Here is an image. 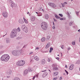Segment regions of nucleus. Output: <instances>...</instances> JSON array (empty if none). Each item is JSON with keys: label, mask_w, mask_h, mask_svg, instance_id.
<instances>
[{"label": "nucleus", "mask_w": 80, "mask_h": 80, "mask_svg": "<svg viewBox=\"0 0 80 80\" xmlns=\"http://www.w3.org/2000/svg\"><path fill=\"white\" fill-rule=\"evenodd\" d=\"M23 20H24L25 23H28V21H27V20H26V19H25V18L24 17H23Z\"/></svg>", "instance_id": "obj_29"}, {"label": "nucleus", "mask_w": 80, "mask_h": 80, "mask_svg": "<svg viewBox=\"0 0 80 80\" xmlns=\"http://www.w3.org/2000/svg\"><path fill=\"white\" fill-rule=\"evenodd\" d=\"M50 50L52 51L53 50V48H50Z\"/></svg>", "instance_id": "obj_51"}, {"label": "nucleus", "mask_w": 80, "mask_h": 80, "mask_svg": "<svg viewBox=\"0 0 80 80\" xmlns=\"http://www.w3.org/2000/svg\"><path fill=\"white\" fill-rule=\"evenodd\" d=\"M57 79V78H53V80H56Z\"/></svg>", "instance_id": "obj_43"}, {"label": "nucleus", "mask_w": 80, "mask_h": 80, "mask_svg": "<svg viewBox=\"0 0 80 80\" xmlns=\"http://www.w3.org/2000/svg\"><path fill=\"white\" fill-rule=\"evenodd\" d=\"M32 53H33V52H31L29 53V55H31V54H32Z\"/></svg>", "instance_id": "obj_52"}, {"label": "nucleus", "mask_w": 80, "mask_h": 80, "mask_svg": "<svg viewBox=\"0 0 80 80\" xmlns=\"http://www.w3.org/2000/svg\"><path fill=\"white\" fill-rule=\"evenodd\" d=\"M28 70L30 72H32V68H29L28 69Z\"/></svg>", "instance_id": "obj_38"}, {"label": "nucleus", "mask_w": 80, "mask_h": 80, "mask_svg": "<svg viewBox=\"0 0 80 80\" xmlns=\"http://www.w3.org/2000/svg\"><path fill=\"white\" fill-rule=\"evenodd\" d=\"M35 77H36V76H34L33 77V78H32V80H34L35 79Z\"/></svg>", "instance_id": "obj_49"}, {"label": "nucleus", "mask_w": 80, "mask_h": 80, "mask_svg": "<svg viewBox=\"0 0 80 80\" xmlns=\"http://www.w3.org/2000/svg\"><path fill=\"white\" fill-rule=\"evenodd\" d=\"M58 72H54V76H56L58 75Z\"/></svg>", "instance_id": "obj_25"}, {"label": "nucleus", "mask_w": 80, "mask_h": 80, "mask_svg": "<svg viewBox=\"0 0 80 80\" xmlns=\"http://www.w3.org/2000/svg\"><path fill=\"white\" fill-rule=\"evenodd\" d=\"M17 48H20V46H18L17 47Z\"/></svg>", "instance_id": "obj_57"}, {"label": "nucleus", "mask_w": 80, "mask_h": 80, "mask_svg": "<svg viewBox=\"0 0 80 80\" xmlns=\"http://www.w3.org/2000/svg\"><path fill=\"white\" fill-rule=\"evenodd\" d=\"M6 42L7 43H9L10 42V40L9 38H6Z\"/></svg>", "instance_id": "obj_9"}, {"label": "nucleus", "mask_w": 80, "mask_h": 80, "mask_svg": "<svg viewBox=\"0 0 80 80\" xmlns=\"http://www.w3.org/2000/svg\"><path fill=\"white\" fill-rule=\"evenodd\" d=\"M47 74H48V72H45L42 75V77L43 78L44 77H45L47 75Z\"/></svg>", "instance_id": "obj_12"}, {"label": "nucleus", "mask_w": 80, "mask_h": 80, "mask_svg": "<svg viewBox=\"0 0 80 80\" xmlns=\"http://www.w3.org/2000/svg\"><path fill=\"white\" fill-rule=\"evenodd\" d=\"M54 22H57V20H56L55 19H54Z\"/></svg>", "instance_id": "obj_58"}, {"label": "nucleus", "mask_w": 80, "mask_h": 80, "mask_svg": "<svg viewBox=\"0 0 80 80\" xmlns=\"http://www.w3.org/2000/svg\"><path fill=\"white\" fill-rule=\"evenodd\" d=\"M50 36H47V38L46 39L47 41H48V40H50Z\"/></svg>", "instance_id": "obj_26"}, {"label": "nucleus", "mask_w": 80, "mask_h": 80, "mask_svg": "<svg viewBox=\"0 0 80 80\" xmlns=\"http://www.w3.org/2000/svg\"><path fill=\"white\" fill-rule=\"evenodd\" d=\"M10 76H7V78H10Z\"/></svg>", "instance_id": "obj_61"}, {"label": "nucleus", "mask_w": 80, "mask_h": 80, "mask_svg": "<svg viewBox=\"0 0 80 80\" xmlns=\"http://www.w3.org/2000/svg\"><path fill=\"white\" fill-rule=\"evenodd\" d=\"M10 59V56L8 54H4L1 58V60L4 62H7Z\"/></svg>", "instance_id": "obj_2"}, {"label": "nucleus", "mask_w": 80, "mask_h": 80, "mask_svg": "<svg viewBox=\"0 0 80 80\" xmlns=\"http://www.w3.org/2000/svg\"><path fill=\"white\" fill-rule=\"evenodd\" d=\"M72 44L73 45H75V41H73L72 42Z\"/></svg>", "instance_id": "obj_31"}, {"label": "nucleus", "mask_w": 80, "mask_h": 80, "mask_svg": "<svg viewBox=\"0 0 80 80\" xmlns=\"http://www.w3.org/2000/svg\"><path fill=\"white\" fill-rule=\"evenodd\" d=\"M67 15H68V16L70 15V14H69V13L68 12H67Z\"/></svg>", "instance_id": "obj_50"}, {"label": "nucleus", "mask_w": 80, "mask_h": 80, "mask_svg": "<svg viewBox=\"0 0 80 80\" xmlns=\"http://www.w3.org/2000/svg\"><path fill=\"white\" fill-rule=\"evenodd\" d=\"M17 30L15 29L12 30L10 34V37L11 38H13L17 37Z\"/></svg>", "instance_id": "obj_3"}, {"label": "nucleus", "mask_w": 80, "mask_h": 80, "mask_svg": "<svg viewBox=\"0 0 80 80\" xmlns=\"http://www.w3.org/2000/svg\"><path fill=\"white\" fill-rule=\"evenodd\" d=\"M18 45H22L23 43H22V41H20V42H18Z\"/></svg>", "instance_id": "obj_34"}, {"label": "nucleus", "mask_w": 80, "mask_h": 80, "mask_svg": "<svg viewBox=\"0 0 80 80\" xmlns=\"http://www.w3.org/2000/svg\"><path fill=\"white\" fill-rule=\"evenodd\" d=\"M18 22L20 24H23V23H24V21H23V20L22 19H20L19 20Z\"/></svg>", "instance_id": "obj_13"}, {"label": "nucleus", "mask_w": 80, "mask_h": 80, "mask_svg": "<svg viewBox=\"0 0 80 80\" xmlns=\"http://www.w3.org/2000/svg\"><path fill=\"white\" fill-rule=\"evenodd\" d=\"M12 80H20V78L18 77H16Z\"/></svg>", "instance_id": "obj_27"}, {"label": "nucleus", "mask_w": 80, "mask_h": 80, "mask_svg": "<svg viewBox=\"0 0 80 80\" xmlns=\"http://www.w3.org/2000/svg\"><path fill=\"white\" fill-rule=\"evenodd\" d=\"M56 58V59H57V60H59V59H60V58H58H58Z\"/></svg>", "instance_id": "obj_56"}, {"label": "nucleus", "mask_w": 80, "mask_h": 80, "mask_svg": "<svg viewBox=\"0 0 80 80\" xmlns=\"http://www.w3.org/2000/svg\"><path fill=\"white\" fill-rule=\"evenodd\" d=\"M34 59L37 61H38L39 60V58L38 56H36L34 58Z\"/></svg>", "instance_id": "obj_20"}, {"label": "nucleus", "mask_w": 80, "mask_h": 80, "mask_svg": "<svg viewBox=\"0 0 80 80\" xmlns=\"http://www.w3.org/2000/svg\"><path fill=\"white\" fill-rule=\"evenodd\" d=\"M2 15L4 17H5V18H7V17H8V12H3L2 13Z\"/></svg>", "instance_id": "obj_7"}, {"label": "nucleus", "mask_w": 80, "mask_h": 80, "mask_svg": "<svg viewBox=\"0 0 80 80\" xmlns=\"http://www.w3.org/2000/svg\"><path fill=\"white\" fill-rule=\"evenodd\" d=\"M11 7H12V8H13V4H11Z\"/></svg>", "instance_id": "obj_54"}, {"label": "nucleus", "mask_w": 80, "mask_h": 80, "mask_svg": "<svg viewBox=\"0 0 80 80\" xmlns=\"http://www.w3.org/2000/svg\"><path fill=\"white\" fill-rule=\"evenodd\" d=\"M48 52V50L46 51H44V53H47Z\"/></svg>", "instance_id": "obj_48"}, {"label": "nucleus", "mask_w": 80, "mask_h": 80, "mask_svg": "<svg viewBox=\"0 0 80 80\" xmlns=\"http://www.w3.org/2000/svg\"><path fill=\"white\" fill-rule=\"evenodd\" d=\"M76 64H80V60H78L77 62H76Z\"/></svg>", "instance_id": "obj_32"}, {"label": "nucleus", "mask_w": 80, "mask_h": 80, "mask_svg": "<svg viewBox=\"0 0 80 80\" xmlns=\"http://www.w3.org/2000/svg\"><path fill=\"white\" fill-rule=\"evenodd\" d=\"M61 48H62V49H63V45L62 46Z\"/></svg>", "instance_id": "obj_53"}, {"label": "nucleus", "mask_w": 80, "mask_h": 80, "mask_svg": "<svg viewBox=\"0 0 80 80\" xmlns=\"http://www.w3.org/2000/svg\"><path fill=\"white\" fill-rule=\"evenodd\" d=\"M22 30L25 32V33H27L28 30V28H27V27H26V28H25Z\"/></svg>", "instance_id": "obj_10"}, {"label": "nucleus", "mask_w": 80, "mask_h": 80, "mask_svg": "<svg viewBox=\"0 0 80 80\" xmlns=\"http://www.w3.org/2000/svg\"><path fill=\"white\" fill-rule=\"evenodd\" d=\"M12 73V71L10 70H9L6 72V74L8 75H11Z\"/></svg>", "instance_id": "obj_8"}, {"label": "nucleus", "mask_w": 80, "mask_h": 80, "mask_svg": "<svg viewBox=\"0 0 80 80\" xmlns=\"http://www.w3.org/2000/svg\"><path fill=\"white\" fill-rule=\"evenodd\" d=\"M59 15L61 17H63V14H59Z\"/></svg>", "instance_id": "obj_39"}, {"label": "nucleus", "mask_w": 80, "mask_h": 80, "mask_svg": "<svg viewBox=\"0 0 80 80\" xmlns=\"http://www.w3.org/2000/svg\"><path fill=\"white\" fill-rule=\"evenodd\" d=\"M68 18H69V20H71L72 19V16L70 15L69 16H68Z\"/></svg>", "instance_id": "obj_36"}, {"label": "nucleus", "mask_w": 80, "mask_h": 80, "mask_svg": "<svg viewBox=\"0 0 80 80\" xmlns=\"http://www.w3.org/2000/svg\"><path fill=\"white\" fill-rule=\"evenodd\" d=\"M49 47H50V44L48 43L47 45L45 46V48H49Z\"/></svg>", "instance_id": "obj_24"}, {"label": "nucleus", "mask_w": 80, "mask_h": 80, "mask_svg": "<svg viewBox=\"0 0 80 80\" xmlns=\"http://www.w3.org/2000/svg\"><path fill=\"white\" fill-rule=\"evenodd\" d=\"M48 62H50V61H51L50 59L49 58H48Z\"/></svg>", "instance_id": "obj_44"}, {"label": "nucleus", "mask_w": 80, "mask_h": 80, "mask_svg": "<svg viewBox=\"0 0 80 80\" xmlns=\"http://www.w3.org/2000/svg\"><path fill=\"white\" fill-rule=\"evenodd\" d=\"M41 28L43 30H47V27H48V24L46 22H43L41 24Z\"/></svg>", "instance_id": "obj_4"}, {"label": "nucleus", "mask_w": 80, "mask_h": 80, "mask_svg": "<svg viewBox=\"0 0 80 80\" xmlns=\"http://www.w3.org/2000/svg\"><path fill=\"white\" fill-rule=\"evenodd\" d=\"M33 59L32 58H31L30 59V62H33Z\"/></svg>", "instance_id": "obj_41"}, {"label": "nucleus", "mask_w": 80, "mask_h": 80, "mask_svg": "<svg viewBox=\"0 0 80 80\" xmlns=\"http://www.w3.org/2000/svg\"><path fill=\"white\" fill-rule=\"evenodd\" d=\"M17 31L18 32H20V28L19 27H18L17 29Z\"/></svg>", "instance_id": "obj_33"}, {"label": "nucleus", "mask_w": 80, "mask_h": 80, "mask_svg": "<svg viewBox=\"0 0 80 80\" xmlns=\"http://www.w3.org/2000/svg\"><path fill=\"white\" fill-rule=\"evenodd\" d=\"M41 65H45V59H43L41 61Z\"/></svg>", "instance_id": "obj_14"}, {"label": "nucleus", "mask_w": 80, "mask_h": 80, "mask_svg": "<svg viewBox=\"0 0 80 80\" xmlns=\"http://www.w3.org/2000/svg\"><path fill=\"white\" fill-rule=\"evenodd\" d=\"M39 50V48H38V47L36 48V50Z\"/></svg>", "instance_id": "obj_47"}, {"label": "nucleus", "mask_w": 80, "mask_h": 80, "mask_svg": "<svg viewBox=\"0 0 80 80\" xmlns=\"http://www.w3.org/2000/svg\"><path fill=\"white\" fill-rule=\"evenodd\" d=\"M21 27H22L21 28L22 29V30L24 29V28H26V27H27V26H25V25H22Z\"/></svg>", "instance_id": "obj_21"}, {"label": "nucleus", "mask_w": 80, "mask_h": 80, "mask_svg": "<svg viewBox=\"0 0 80 80\" xmlns=\"http://www.w3.org/2000/svg\"><path fill=\"white\" fill-rule=\"evenodd\" d=\"M75 12H76V14L78 16V12H76V11Z\"/></svg>", "instance_id": "obj_46"}, {"label": "nucleus", "mask_w": 80, "mask_h": 80, "mask_svg": "<svg viewBox=\"0 0 80 80\" xmlns=\"http://www.w3.org/2000/svg\"><path fill=\"white\" fill-rule=\"evenodd\" d=\"M17 65H18V66H22L21 61H18V62H17Z\"/></svg>", "instance_id": "obj_15"}, {"label": "nucleus", "mask_w": 80, "mask_h": 80, "mask_svg": "<svg viewBox=\"0 0 80 80\" xmlns=\"http://www.w3.org/2000/svg\"><path fill=\"white\" fill-rule=\"evenodd\" d=\"M45 40H46V38H42L41 39V40L42 42H45Z\"/></svg>", "instance_id": "obj_23"}, {"label": "nucleus", "mask_w": 80, "mask_h": 80, "mask_svg": "<svg viewBox=\"0 0 80 80\" xmlns=\"http://www.w3.org/2000/svg\"><path fill=\"white\" fill-rule=\"evenodd\" d=\"M73 25V22H71L69 23V25L70 26H72Z\"/></svg>", "instance_id": "obj_35"}, {"label": "nucleus", "mask_w": 80, "mask_h": 80, "mask_svg": "<svg viewBox=\"0 0 80 80\" xmlns=\"http://www.w3.org/2000/svg\"><path fill=\"white\" fill-rule=\"evenodd\" d=\"M73 67H74V65L73 64L71 65L69 67V69L70 70H72L73 69Z\"/></svg>", "instance_id": "obj_11"}, {"label": "nucleus", "mask_w": 80, "mask_h": 80, "mask_svg": "<svg viewBox=\"0 0 80 80\" xmlns=\"http://www.w3.org/2000/svg\"><path fill=\"white\" fill-rule=\"evenodd\" d=\"M52 51H51V50L50 49V50H49V52H50V53H51Z\"/></svg>", "instance_id": "obj_59"}, {"label": "nucleus", "mask_w": 80, "mask_h": 80, "mask_svg": "<svg viewBox=\"0 0 80 80\" xmlns=\"http://www.w3.org/2000/svg\"><path fill=\"white\" fill-rule=\"evenodd\" d=\"M48 5L49 6H51V7L53 8H55L57 7V5H55V4L53 3H49Z\"/></svg>", "instance_id": "obj_5"}, {"label": "nucleus", "mask_w": 80, "mask_h": 80, "mask_svg": "<svg viewBox=\"0 0 80 80\" xmlns=\"http://www.w3.org/2000/svg\"><path fill=\"white\" fill-rule=\"evenodd\" d=\"M35 18L34 16H32L31 17V20L32 21V22H34V21L35 20Z\"/></svg>", "instance_id": "obj_16"}, {"label": "nucleus", "mask_w": 80, "mask_h": 80, "mask_svg": "<svg viewBox=\"0 0 80 80\" xmlns=\"http://www.w3.org/2000/svg\"><path fill=\"white\" fill-rule=\"evenodd\" d=\"M71 49V48L70 47H69L68 49V50L69 51Z\"/></svg>", "instance_id": "obj_45"}, {"label": "nucleus", "mask_w": 80, "mask_h": 80, "mask_svg": "<svg viewBox=\"0 0 80 80\" xmlns=\"http://www.w3.org/2000/svg\"><path fill=\"white\" fill-rule=\"evenodd\" d=\"M28 71L27 69L25 70L23 72L24 75H26L28 73Z\"/></svg>", "instance_id": "obj_17"}, {"label": "nucleus", "mask_w": 80, "mask_h": 80, "mask_svg": "<svg viewBox=\"0 0 80 80\" xmlns=\"http://www.w3.org/2000/svg\"><path fill=\"white\" fill-rule=\"evenodd\" d=\"M45 17L46 19H47L48 18H49V17H48V14L45 15Z\"/></svg>", "instance_id": "obj_28"}, {"label": "nucleus", "mask_w": 80, "mask_h": 80, "mask_svg": "<svg viewBox=\"0 0 80 80\" xmlns=\"http://www.w3.org/2000/svg\"><path fill=\"white\" fill-rule=\"evenodd\" d=\"M73 28H75V26H73Z\"/></svg>", "instance_id": "obj_63"}, {"label": "nucleus", "mask_w": 80, "mask_h": 80, "mask_svg": "<svg viewBox=\"0 0 80 80\" xmlns=\"http://www.w3.org/2000/svg\"><path fill=\"white\" fill-rule=\"evenodd\" d=\"M78 32H80V29H79L78 30Z\"/></svg>", "instance_id": "obj_64"}, {"label": "nucleus", "mask_w": 80, "mask_h": 80, "mask_svg": "<svg viewBox=\"0 0 80 80\" xmlns=\"http://www.w3.org/2000/svg\"><path fill=\"white\" fill-rule=\"evenodd\" d=\"M65 71L66 73H67V74L68 75V71H67V70H65Z\"/></svg>", "instance_id": "obj_42"}, {"label": "nucleus", "mask_w": 80, "mask_h": 80, "mask_svg": "<svg viewBox=\"0 0 80 80\" xmlns=\"http://www.w3.org/2000/svg\"><path fill=\"white\" fill-rule=\"evenodd\" d=\"M4 52L3 51H0V55H2L3 53Z\"/></svg>", "instance_id": "obj_37"}, {"label": "nucleus", "mask_w": 80, "mask_h": 80, "mask_svg": "<svg viewBox=\"0 0 80 80\" xmlns=\"http://www.w3.org/2000/svg\"><path fill=\"white\" fill-rule=\"evenodd\" d=\"M60 19V20H63V18H61L60 17V18H59V19Z\"/></svg>", "instance_id": "obj_40"}, {"label": "nucleus", "mask_w": 80, "mask_h": 80, "mask_svg": "<svg viewBox=\"0 0 80 80\" xmlns=\"http://www.w3.org/2000/svg\"><path fill=\"white\" fill-rule=\"evenodd\" d=\"M52 67L53 70H58V68L57 67V65H56L53 64Z\"/></svg>", "instance_id": "obj_6"}, {"label": "nucleus", "mask_w": 80, "mask_h": 80, "mask_svg": "<svg viewBox=\"0 0 80 80\" xmlns=\"http://www.w3.org/2000/svg\"><path fill=\"white\" fill-rule=\"evenodd\" d=\"M62 77H61L59 78L60 80H62Z\"/></svg>", "instance_id": "obj_55"}, {"label": "nucleus", "mask_w": 80, "mask_h": 80, "mask_svg": "<svg viewBox=\"0 0 80 80\" xmlns=\"http://www.w3.org/2000/svg\"><path fill=\"white\" fill-rule=\"evenodd\" d=\"M23 51L22 50H21L19 51L17 50H14L12 51V54L14 56H19L20 55H22Z\"/></svg>", "instance_id": "obj_1"}, {"label": "nucleus", "mask_w": 80, "mask_h": 80, "mask_svg": "<svg viewBox=\"0 0 80 80\" xmlns=\"http://www.w3.org/2000/svg\"><path fill=\"white\" fill-rule=\"evenodd\" d=\"M65 67H66V68H67V65H66L65 66Z\"/></svg>", "instance_id": "obj_62"}, {"label": "nucleus", "mask_w": 80, "mask_h": 80, "mask_svg": "<svg viewBox=\"0 0 80 80\" xmlns=\"http://www.w3.org/2000/svg\"><path fill=\"white\" fill-rule=\"evenodd\" d=\"M37 16L38 17H40L41 16H42V12H40L38 13V14L37 15Z\"/></svg>", "instance_id": "obj_22"}, {"label": "nucleus", "mask_w": 80, "mask_h": 80, "mask_svg": "<svg viewBox=\"0 0 80 80\" xmlns=\"http://www.w3.org/2000/svg\"><path fill=\"white\" fill-rule=\"evenodd\" d=\"M21 65L22 66L23 65L25 64V61L22 60H21Z\"/></svg>", "instance_id": "obj_19"}, {"label": "nucleus", "mask_w": 80, "mask_h": 80, "mask_svg": "<svg viewBox=\"0 0 80 80\" xmlns=\"http://www.w3.org/2000/svg\"><path fill=\"white\" fill-rule=\"evenodd\" d=\"M52 28L53 29H55V26L52 27Z\"/></svg>", "instance_id": "obj_60"}, {"label": "nucleus", "mask_w": 80, "mask_h": 80, "mask_svg": "<svg viewBox=\"0 0 80 80\" xmlns=\"http://www.w3.org/2000/svg\"><path fill=\"white\" fill-rule=\"evenodd\" d=\"M67 4V2H65L63 3H61V5L62 7H65V6Z\"/></svg>", "instance_id": "obj_18"}, {"label": "nucleus", "mask_w": 80, "mask_h": 80, "mask_svg": "<svg viewBox=\"0 0 80 80\" xmlns=\"http://www.w3.org/2000/svg\"><path fill=\"white\" fill-rule=\"evenodd\" d=\"M55 18H57L58 19H59V18H60V17H58V16L57 14L55 15Z\"/></svg>", "instance_id": "obj_30"}]
</instances>
